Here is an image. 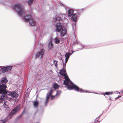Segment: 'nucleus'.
Returning a JSON list of instances; mask_svg holds the SVG:
<instances>
[{
	"instance_id": "f257e3e1",
	"label": "nucleus",
	"mask_w": 123,
	"mask_h": 123,
	"mask_svg": "<svg viewBox=\"0 0 123 123\" xmlns=\"http://www.w3.org/2000/svg\"><path fill=\"white\" fill-rule=\"evenodd\" d=\"M14 9L17 12L18 15L22 17V18L25 21L28 22L31 25L34 26L36 22L32 18L30 14H26V11L22 5L19 3L15 4L14 6Z\"/></svg>"
},
{
	"instance_id": "f03ea898",
	"label": "nucleus",
	"mask_w": 123,
	"mask_h": 123,
	"mask_svg": "<svg viewBox=\"0 0 123 123\" xmlns=\"http://www.w3.org/2000/svg\"><path fill=\"white\" fill-rule=\"evenodd\" d=\"M63 68L60 70L59 74L62 76L65 77V80L64 81L63 84L67 86V89L69 90H72L74 88L75 90L77 91H79L80 92H83L84 91L82 89H79V87L76 85L74 84L70 80L67 76L65 74L66 64H64L63 63Z\"/></svg>"
},
{
	"instance_id": "7ed1b4c3",
	"label": "nucleus",
	"mask_w": 123,
	"mask_h": 123,
	"mask_svg": "<svg viewBox=\"0 0 123 123\" xmlns=\"http://www.w3.org/2000/svg\"><path fill=\"white\" fill-rule=\"evenodd\" d=\"M7 80L5 78H3L1 81V86H0V100H7L8 99L7 95H6L7 92L6 86L5 84L7 83Z\"/></svg>"
},
{
	"instance_id": "20e7f679",
	"label": "nucleus",
	"mask_w": 123,
	"mask_h": 123,
	"mask_svg": "<svg viewBox=\"0 0 123 123\" xmlns=\"http://www.w3.org/2000/svg\"><path fill=\"white\" fill-rule=\"evenodd\" d=\"M55 29L56 32H60L61 36H63L66 34V31L65 29L62 27L61 23L59 22L55 25Z\"/></svg>"
},
{
	"instance_id": "39448f33",
	"label": "nucleus",
	"mask_w": 123,
	"mask_h": 123,
	"mask_svg": "<svg viewBox=\"0 0 123 123\" xmlns=\"http://www.w3.org/2000/svg\"><path fill=\"white\" fill-rule=\"evenodd\" d=\"M7 94L11 96L14 100H16L18 96V94L15 91L7 92Z\"/></svg>"
},
{
	"instance_id": "423d86ee",
	"label": "nucleus",
	"mask_w": 123,
	"mask_h": 123,
	"mask_svg": "<svg viewBox=\"0 0 123 123\" xmlns=\"http://www.w3.org/2000/svg\"><path fill=\"white\" fill-rule=\"evenodd\" d=\"M20 107L19 105H18L11 111L9 114V115L12 116L16 114L19 109Z\"/></svg>"
},
{
	"instance_id": "0eeeda50",
	"label": "nucleus",
	"mask_w": 123,
	"mask_h": 123,
	"mask_svg": "<svg viewBox=\"0 0 123 123\" xmlns=\"http://www.w3.org/2000/svg\"><path fill=\"white\" fill-rule=\"evenodd\" d=\"M12 67V66H8L4 68H0V70L3 72L4 73L5 72H8L10 71Z\"/></svg>"
},
{
	"instance_id": "6e6552de",
	"label": "nucleus",
	"mask_w": 123,
	"mask_h": 123,
	"mask_svg": "<svg viewBox=\"0 0 123 123\" xmlns=\"http://www.w3.org/2000/svg\"><path fill=\"white\" fill-rule=\"evenodd\" d=\"M44 50L43 49H42L40 51L37 53L36 55L37 57L41 58L43 57V56L44 55Z\"/></svg>"
},
{
	"instance_id": "1a4fd4ad",
	"label": "nucleus",
	"mask_w": 123,
	"mask_h": 123,
	"mask_svg": "<svg viewBox=\"0 0 123 123\" xmlns=\"http://www.w3.org/2000/svg\"><path fill=\"white\" fill-rule=\"evenodd\" d=\"M48 47L49 49H51L53 47V44L52 43V38L50 37L49 40Z\"/></svg>"
},
{
	"instance_id": "9d476101",
	"label": "nucleus",
	"mask_w": 123,
	"mask_h": 123,
	"mask_svg": "<svg viewBox=\"0 0 123 123\" xmlns=\"http://www.w3.org/2000/svg\"><path fill=\"white\" fill-rule=\"evenodd\" d=\"M71 17V20L74 22H75L77 19V16L75 14H74L72 15Z\"/></svg>"
},
{
	"instance_id": "9b49d317",
	"label": "nucleus",
	"mask_w": 123,
	"mask_h": 123,
	"mask_svg": "<svg viewBox=\"0 0 123 123\" xmlns=\"http://www.w3.org/2000/svg\"><path fill=\"white\" fill-rule=\"evenodd\" d=\"M61 93V92L60 90H58L57 91V93L56 95L55 96H51V99H55L57 96H59L60 94Z\"/></svg>"
},
{
	"instance_id": "f8f14e48",
	"label": "nucleus",
	"mask_w": 123,
	"mask_h": 123,
	"mask_svg": "<svg viewBox=\"0 0 123 123\" xmlns=\"http://www.w3.org/2000/svg\"><path fill=\"white\" fill-rule=\"evenodd\" d=\"M61 20V18L59 17L58 15H56L55 18H54L53 21L54 22H56L59 21Z\"/></svg>"
},
{
	"instance_id": "ddd939ff",
	"label": "nucleus",
	"mask_w": 123,
	"mask_h": 123,
	"mask_svg": "<svg viewBox=\"0 0 123 123\" xmlns=\"http://www.w3.org/2000/svg\"><path fill=\"white\" fill-rule=\"evenodd\" d=\"M73 10L71 9H69L68 12V15L69 17H71L73 14Z\"/></svg>"
},
{
	"instance_id": "4468645a",
	"label": "nucleus",
	"mask_w": 123,
	"mask_h": 123,
	"mask_svg": "<svg viewBox=\"0 0 123 123\" xmlns=\"http://www.w3.org/2000/svg\"><path fill=\"white\" fill-rule=\"evenodd\" d=\"M54 40L55 43L56 44L60 42V40L57 37H55Z\"/></svg>"
},
{
	"instance_id": "2eb2a0df",
	"label": "nucleus",
	"mask_w": 123,
	"mask_h": 123,
	"mask_svg": "<svg viewBox=\"0 0 123 123\" xmlns=\"http://www.w3.org/2000/svg\"><path fill=\"white\" fill-rule=\"evenodd\" d=\"M71 55V54L69 53H67L65 55V57H66V59H68L70 55Z\"/></svg>"
},
{
	"instance_id": "dca6fc26",
	"label": "nucleus",
	"mask_w": 123,
	"mask_h": 123,
	"mask_svg": "<svg viewBox=\"0 0 123 123\" xmlns=\"http://www.w3.org/2000/svg\"><path fill=\"white\" fill-rule=\"evenodd\" d=\"M8 103L7 102V101L4 102V103L3 104V105L6 108H7L8 107Z\"/></svg>"
},
{
	"instance_id": "f3484780",
	"label": "nucleus",
	"mask_w": 123,
	"mask_h": 123,
	"mask_svg": "<svg viewBox=\"0 0 123 123\" xmlns=\"http://www.w3.org/2000/svg\"><path fill=\"white\" fill-rule=\"evenodd\" d=\"M34 103V107H37L38 105V102L37 101H35Z\"/></svg>"
},
{
	"instance_id": "a211bd4d",
	"label": "nucleus",
	"mask_w": 123,
	"mask_h": 123,
	"mask_svg": "<svg viewBox=\"0 0 123 123\" xmlns=\"http://www.w3.org/2000/svg\"><path fill=\"white\" fill-rule=\"evenodd\" d=\"M53 86L55 89H57L59 87V85L56 83H55L53 85Z\"/></svg>"
},
{
	"instance_id": "6ab92c4d",
	"label": "nucleus",
	"mask_w": 123,
	"mask_h": 123,
	"mask_svg": "<svg viewBox=\"0 0 123 123\" xmlns=\"http://www.w3.org/2000/svg\"><path fill=\"white\" fill-rule=\"evenodd\" d=\"M52 96H51V95H50L48 93H47L46 94V100H48L50 97H51V98Z\"/></svg>"
},
{
	"instance_id": "aec40b11",
	"label": "nucleus",
	"mask_w": 123,
	"mask_h": 123,
	"mask_svg": "<svg viewBox=\"0 0 123 123\" xmlns=\"http://www.w3.org/2000/svg\"><path fill=\"white\" fill-rule=\"evenodd\" d=\"M33 1V0H28L27 2L28 4L30 5L32 3Z\"/></svg>"
},
{
	"instance_id": "412c9836",
	"label": "nucleus",
	"mask_w": 123,
	"mask_h": 123,
	"mask_svg": "<svg viewBox=\"0 0 123 123\" xmlns=\"http://www.w3.org/2000/svg\"><path fill=\"white\" fill-rule=\"evenodd\" d=\"M28 98L29 94H26L25 96L24 100H27L28 99Z\"/></svg>"
},
{
	"instance_id": "4be33fe9",
	"label": "nucleus",
	"mask_w": 123,
	"mask_h": 123,
	"mask_svg": "<svg viewBox=\"0 0 123 123\" xmlns=\"http://www.w3.org/2000/svg\"><path fill=\"white\" fill-rule=\"evenodd\" d=\"M75 22H74L72 24L73 28V30H75V27L76 25Z\"/></svg>"
},
{
	"instance_id": "5701e85b",
	"label": "nucleus",
	"mask_w": 123,
	"mask_h": 123,
	"mask_svg": "<svg viewBox=\"0 0 123 123\" xmlns=\"http://www.w3.org/2000/svg\"><path fill=\"white\" fill-rule=\"evenodd\" d=\"M55 65V67L57 68V61L56 60L53 61Z\"/></svg>"
},
{
	"instance_id": "b1692460",
	"label": "nucleus",
	"mask_w": 123,
	"mask_h": 123,
	"mask_svg": "<svg viewBox=\"0 0 123 123\" xmlns=\"http://www.w3.org/2000/svg\"><path fill=\"white\" fill-rule=\"evenodd\" d=\"M6 120L5 119L0 120V123H5L6 122Z\"/></svg>"
},
{
	"instance_id": "393cba45",
	"label": "nucleus",
	"mask_w": 123,
	"mask_h": 123,
	"mask_svg": "<svg viewBox=\"0 0 123 123\" xmlns=\"http://www.w3.org/2000/svg\"><path fill=\"white\" fill-rule=\"evenodd\" d=\"M53 90L51 89L49 93H48L50 95H51V94L53 92Z\"/></svg>"
},
{
	"instance_id": "a878e982",
	"label": "nucleus",
	"mask_w": 123,
	"mask_h": 123,
	"mask_svg": "<svg viewBox=\"0 0 123 123\" xmlns=\"http://www.w3.org/2000/svg\"><path fill=\"white\" fill-rule=\"evenodd\" d=\"M110 94H111L109 92H105L104 93V95H109Z\"/></svg>"
},
{
	"instance_id": "bb28decb",
	"label": "nucleus",
	"mask_w": 123,
	"mask_h": 123,
	"mask_svg": "<svg viewBox=\"0 0 123 123\" xmlns=\"http://www.w3.org/2000/svg\"><path fill=\"white\" fill-rule=\"evenodd\" d=\"M68 59H66V58L65 59V63L64 64H64H66V63H67L68 61Z\"/></svg>"
},
{
	"instance_id": "cd10ccee",
	"label": "nucleus",
	"mask_w": 123,
	"mask_h": 123,
	"mask_svg": "<svg viewBox=\"0 0 123 123\" xmlns=\"http://www.w3.org/2000/svg\"><path fill=\"white\" fill-rule=\"evenodd\" d=\"M49 100H46V101L45 102V104H46L48 102V101Z\"/></svg>"
},
{
	"instance_id": "c85d7f7f",
	"label": "nucleus",
	"mask_w": 123,
	"mask_h": 123,
	"mask_svg": "<svg viewBox=\"0 0 123 123\" xmlns=\"http://www.w3.org/2000/svg\"><path fill=\"white\" fill-rule=\"evenodd\" d=\"M4 101V100H0V103L1 102H2V101Z\"/></svg>"
},
{
	"instance_id": "c756f323",
	"label": "nucleus",
	"mask_w": 123,
	"mask_h": 123,
	"mask_svg": "<svg viewBox=\"0 0 123 123\" xmlns=\"http://www.w3.org/2000/svg\"><path fill=\"white\" fill-rule=\"evenodd\" d=\"M121 97V96H120V97H117V98H116V99H117L118 98H119V97Z\"/></svg>"
},
{
	"instance_id": "7c9ffc66",
	"label": "nucleus",
	"mask_w": 123,
	"mask_h": 123,
	"mask_svg": "<svg viewBox=\"0 0 123 123\" xmlns=\"http://www.w3.org/2000/svg\"><path fill=\"white\" fill-rule=\"evenodd\" d=\"M74 51H72V53H70V54H71L72 55L74 53Z\"/></svg>"
},
{
	"instance_id": "2f4dec72",
	"label": "nucleus",
	"mask_w": 123,
	"mask_h": 123,
	"mask_svg": "<svg viewBox=\"0 0 123 123\" xmlns=\"http://www.w3.org/2000/svg\"><path fill=\"white\" fill-rule=\"evenodd\" d=\"M63 15L64 16V17L66 16V15H65L64 14Z\"/></svg>"
},
{
	"instance_id": "473e14b6",
	"label": "nucleus",
	"mask_w": 123,
	"mask_h": 123,
	"mask_svg": "<svg viewBox=\"0 0 123 123\" xmlns=\"http://www.w3.org/2000/svg\"><path fill=\"white\" fill-rule=\"evenodd\" d=\"M62 15L61 14L60 15V17H61H61Z\"/></svg>"
}]
</instances>
